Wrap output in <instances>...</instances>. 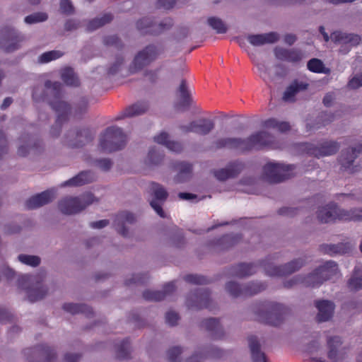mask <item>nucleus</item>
<instances>
[{"label": "nucleus", "instance_id": "14", "mask_svg": "<svg viewBox=\"0 0 362 362\" xmlns=\"http://www.w3.org/2000/svg\"><path fill=\"white\" fill-rule=\"evenodd\" d=\"M187 305L189 309L200 310L207 308L214 310L213 302L210 298V292L207 289H197L190 293L187 298Z\"/></svg>", "mask_w": 362, "mask_h": 362}, {"label": "nucleus", "instance_id": "30", "mask_svg": "<svg viewBox=\"0 0 362 362\" xmlns=\"http://www.w3.org/2000/svg\"><path fill=\"white\" fill-rule=\"evenodd\" d=\"M360 153H362V144H358L356 147L351 149L342 151L339 159L341 167L344 170L349 169Z\"/></svg>", "mask_w": 362, "mask_h": 362}, {"label": "nucleus", "instance_id": "29", "mask_svg": "<svg viewBox=\"0 0 362 362\" xmlns=\"http://www.w3.org/2000/svg\"><path fill=\"white\" fill-rule=\"evenodd\" d=\"M201 327L209 332L214 339H221L223 337V328L217 318L210 317L204 320L201 323Z\"/></svg>", "mask_w": 362, "mask_h": 362}, {"label": "nucleus", "instance_id": "31", "mask_svg": "<svg viewBox=\"0 0 362 362\" xmlns=\"http://www.w3.org/2000/svg\"><path fill=\"white\" fill-rule=\"evenodd\" d=\"M309 84L305 81L294 80L285 90L282 99L286 102H293L295 100V96L302 90L308 89Z\"/></svg>", "mask_w": 362, "mask_h": 362}, {"label": "nucleus", "instance_id": "63", "mask_svg": "<svg viewBox=\"0 0 362 362\" xmlns=\"http://www.w3.org/2000/svg\"><path fill=\"white\" fill-rule=\"evenodd\" d=\"M95 164L98 165L101 170L104 171L109 170L112 165V163L109 158H103L95 160Z\"/></svg>", "mask_w": 362, "mask_h": 362}, {"label": "nucleus", "instance_id": "35", "mask_svg": "<svg viewBox=\"0 0 362 362\" xmlns=\"http://www.w3.org/2000/svg\"><path fill=\"white\" fill-rule=\"evenodd\" d=\"M352 245L349 243H340L338 244H323L320 247V250L329 255L337 254H346L351 250Z\"/></svg>", "mask_w": 362, "mask_h": 362}, {"label": "nucleus", "instance_id": "11", "mask_svg": "<svg viewBox=\"0 0 362 362\" xmlns=\"http://www.w3.org/2000/svg\"><path fill=\"white\" fill-rule=\"evenodd\" d=\"M300 148L310 156L320 158L336 153L339 148V144L337 141H324L318 146L303 143L300 144Z\"/></svg>", "mask_w": 362, "mask_h": 362}, {"label": "nucleus", "instance_id": "3", "mask_svg": "<svg viewBox=\"0 0 362 362\" xmlns=\"http://www.w3.org/2000/svg\"><path fill=\"white\" fill-rule=\"evenodd\" d=\"M338 267L335 262L327 261L306 276H295L284 282L286 288L302 284L306 287H318L324 281L337 274Z\"/></svg>", "mask_w": 362, "mask_h": 362}, {"label": "nucleus", "instance_id": "52", "mask_svg": "<svg viewBox=\"0 0 362 362\" xmlns=\"http://www.w3.org/2000/svg\"><path fill=\"white\" fill-rule=\"evenodd\" d=\"M184 280L187 283L197 285H204L210 283L209 279H208L206 277L198 274L185 275L184 276Z\"/></svg>", "mask_w": 362, "mask_h": 362}, {"label": "nucleus", "instance_id": "9", "mask_svg": "<svg viewBox=\"0 0 362 362\" xmlns=\"http://www.w3.org/2000/svg\"><path fill=\"white\" fill-rule=\"evenodd\" d=\"M304 264L305 261L301 258L280 266L274 265L267 260L260 262V265L264 268L266 274L270 276H283L291 274L301 268Z\"/></svg>", "mask_w": 362, "mask_h": 362}, {"label": "nucleus", "instance_id": "43", "mask_svg": "<svg viewBox=\"0 0 362 362\" xmlns=\"http://www.w3.org/2000/svg\"><path fill=\"white\" fill-rule=\"evenodd\" d=\"M63 309L66 312L74 315L82 313L86 315L87 317H90L93 314L92 308L86 304L64 303L63 305Z\"/></svg>", "mask_w": 362, "mask_h": 362}, {"label": "nucleus", "instance_id": "16", "mask_svg": "<svg viewBox=\"0 0 362 362\" xmlns=\"http://www.w3.org/2000/svg\"><path fill=\"white\" fill-rule=\"evenodd\" d=\"M347 214V210L341 209L337 204L331 202L320 208L317 212V217L320 223H331L338 221H345L343 217Z\"/></svg>", "mask_w": 362, "mask_h": 362}, {"label": "nucleus", "instance_id": "28", "mask_svg": "<svg viewBox=\"0 0 362 362\" xmlns=\"http://www.w3.org/2000/svg\"><path fill=\"white\" fill-rule=\"evenodd\" d=\"M315 307L318 310L317 320L318 322H326L333 315L334 304L327 300H320L315 301Z\"/></svg>", "mask_w": 362, "mask_h": 362}, {"label": "nucleus", "instance_id": "53", "mask_svg": "<svg viewBox=\"0 0 362 362\" xmlns=\"http://www.w3.org/2000/svg\"><path fill=\"white\" fill-rule=\"evenodd\" d=\"M48 18L46 13L38 12L27 16L24 21L28 24H33L45 21Z\"/></svg>", "mask_w": 362, "mask_h": 362}, {"label": "nucleus", "instance_id": "19", "mask_svg": "<svg viewBox=\"0 0 362 362\" xmlns=\"http://www.w3.org/2000/svg\"><path fill=\"white\" fill-rule=\"evenodd\" d=\"M245 168V163L239 160L231 161L226 168L214 170V177L219 181H226L228 179L236 177Z\"/></svg>", "mask_w": 362, "mask_h": 362}, {"label": "nucleus", "instance_id": "4", "mask_svg": "<svg viewBox=\"0 0 362 362\" xmlns=\"http://www.w3.org/2000/svg\"><path fill=\"white\" fill-rule=\"evenodd\" d=\"M253 311L257 321L276 327L283 322L288 310L282 304L265 301L256 304Z\"/></svg>", "mask_w": 362, "mask_h": 362}, {"label": "nucleus", "instance_id": "25", "mask_svg": "<svg viewBox=\"0 0 362 362\" xmlns=\"http://www.w3.org/2000/svg\"><path fill=\"white\" fill-rule=\"evenodd\" d=\"M328 352L327 357L332 362H339L344 358V353L339 350L342 344L341 337L338 336L331 337L327 341Z\"/></svg>", "mask_w": 362, "mask_h": 362}, {"label": "nucleus", "instance_id": "22", "mask_svg": "<svg viewBox=\"0 0 362 362\" xmlns=\"http://www.w3.org/2000/svg\"><path fill=\"white\" fill-rule=\"evenodd\" d=\"M55 194L54 189L45 190L28 199L25 203V206L28 209H34L42 206L51 202L55 197Z\"/></svg>", "mask_w": 362, "mask_h": 362}, {"label": "nucleus", "instance_id": "36", "mask_svg": "<svg viewBox=\"0 0 362 362\" xmlns=\"http://www.w3.org/2000/svg\"><path fill=\"white\" fill-rule=\"evenodd\" d=\"M148 109V105L146 102H138L127 107L116 119H122L124 117H132L145 113Z\"/></svg>", "mask_w": 362, "mask_h": 362}, {"label": "nucleus", "instance_id": "6", "mask_svg": "<svg viewBox=\"0 0 362 362\" xmlns=\"http://www.w3.org/2000/svg\"><path fill=\"white\" fill-rule=\"evenodd\" d=\"M95 200L92 193L86 192L78 197H67L62 199L59 202L58 207L62 214L71 215L81 212Z\"/></svg>", "mask_w": 362, "mask_h": 362}, {"label": "nucleus", "instance_id": "2", "mask_svg": "<svg viewBox=\"0 0 362 362\" xmlns=\"http://www.w3.org/2000/svg\"><path fill=\"white\" fill-rule=\"evenodd\" d=\"M45 86L47 89L50 90V94L52 95L49 104L52 110L57 113L55 124L52 127L50 134L53 137H57L60 134L62 124L69 119L71 108L69 104L62 100V84L60 82H52L48 80L45 81Z\"/></svg>", "mask_w": 362, "mask_h": 362}, {"label": "nucleus", "instance_id": "34", "mask_svg": "<svg viewBox=\"0 0 362 362\" xmlns=\"http://www.w3.org/2000/svg\"><path fill=\"white\" fill-rule=\"evenodd\" d=\"M242 240L240 234H226L213 241V245L219 250H228Z\"/></svg>", "mask_w": 362, "mask_h": 362}, {"label": "nucleus", "instance_id": "47", "mask_svg": "<svg viewBox=\"0 0 362 362\" xmlns=\"http://www.w3.org/2000/svg\"><path fill=\"white\" fill-rule=\"evenodd\" d=\"M116 356L118 359H128L130 357V341L125 339L116 346Z\"/></svg>", "mask_w": 362, "mask_h": 362}, {"label": "nucleus", "instance_id": "50", "mask_svg": "<svg viewBox=\"0 0 362 362\" xmlns=\"http://www.w3.org/2000/svg\"><path fill=\"white\" fill-rule=\"evenodd\" d=\"M163 159V154L158 151L156 148H152L149 150L147 162L151 165H158Z\"/></svg>", "mask_w": 362, "mask_h": 362}, {"label": "nucleus", "instance_id": "17", "mask_svg": "<svg viewBox=\"0 0 362 362\" xmlns=\"http://www.w3.org/2000/svg\"><path fill=\"white\" fill-rule=\"evenodd\" d=\"M150 194L154 197L150 202L151 206L160 217H165V213L162 208L163 203L167 199L168 194L165 188L158 183L151 182L150 184Z\"/></svg>", "mask_w": 362, "mask_h": 362}, {"label": "nucleus", "instance_id": "7", "mask_svg": "<svg viewBox=\"0 0 362 362\" xmlns=\"http://www.w3.org/2000/svg\"><path fill=\"white\" fill-rule=\"evenodd\" d=\"M294 169L293 165L269 162L263 167V175L267 182L279 183L291 177Z\"/></svg>", "mask_w": 362, "mask_h": 362}, {"label": "nucleus", "instance_id": "21", "mask_svg": "<svg viewBox=\"0 0 362 362\" xmlns=\"http://www.w3.org/2000/svg\"><path fill=\"white\" fill-rule=\"evenodd\" d=\"M70 132L66 135L64 143L71 148H80L91 142L93 139V135L91 130L88 128H83L77 130L72 134L73 138L70 137Z\"/></svg>", "mask_w": 362, "mask_h": 362}, {"label": "nucleus", "instance_id": "55", "mask_svg": "<svg viewBox=\"0 0 362 362\" xmlns=\"http://www.w3.org/2000/svg\"><path fill=\"white\" fill-rule=\"evenodd\" d=\"M343 218H345V221H362V208L354 209L347 211V214H345V216H344Z\"/></svg>", "mask_w": 362, "mask_h": 362}, {"label": "nucleus", "instance_id": "51", "mask_svg": "<svg viewBox=\"0 0 362 362\" xmlns=\"http://www.w3.org/2000/svg\"><path fill=\"white\" fill-rule=\"evenodd\" d=\"M307 66L309 71L314 73H326L323 62L318 59L313 58L308 62Z\"/></svg>", "mask_w": 362, "mask_h": 362}, {"label": "nucleus", "instance_id": "12", "mask_svg": "<svg viewBox=\"0 0 362 362\" xmlns=\"http://www.w3.org/2000/svg\"><path fill=\"white\" fill-rule=\"evenodd\" d=\"M23 37L13 28L6 27L0 30V47L6 52H13L20 47Z\"/></svg>", "mask_w": 362, "mask_h": 362}, {"label": "nucleus", "instance_id": "8", "mask_svg": "<svg viewBox=\"0 0 362 362\" xmlns=\"http://www.w3.org/2000/svg\"><path fill=\"white\" fill-rule=\"evenodd\" d=\"M161 51L155 45H148L139 51L129 66L131 74L136 73L155 61Z\"/></svg>", "mask_w": 362, "mask_h": 362}, {"label": "nucleus", "instance_id": "46", "mask_svg": "<svg viewBox=\"0 0 362 362\" xmlns=\"http://www.w3.org/2000/svg\"><path fill=\"white\" fill-rule=\"evenodd\" d=\"M62 81L68 86H78L79 85V80L76 76L73 69L66 67L62 69L61 74Z\"/></svg>", "mask_w": 362, "mask_h": 362}, {"label": "nucleus", "instance_id": "61", "mask_svg": "<svg viewBox=\"0 0 362 362\" xmlns=\"http://www.w3.org/2000/svg\"><path fill=\"white\" fill-rule=\"evenodd\" d=\"M180 317L177 313L169 311L165 314V322L170 326H175L177 324Z\"/></svg>", "mask_w": 362, "mask_h": 362}, {"label": "nucleus", "instance_id": "13", "mask_svg": "<svg viewBox=\"0 0 362 362\" xmlns=\"http://www.w3.org/2000/svg\"><path fill=\"white\" fill-rule=\"evenodd\" d=\"M173 24V20L170 18H165L157 25L151 18L144 17L136 22V28L139 31L145 34L158 35L170 29Z\"/></svg>", "mask_w": 362, "mask_h": 362}, {"label": "nucleus", "instance_id": "24", "mask_svg": "<svg viewBox=\"0 0 362 362\" xmlns=\"http://www.w3.org/2000/svg\"><path fill=\"white\" fill-rule=\"evenodd\" d=\"M175 281H170L163 286V291L146 290L143 293V298L149 301H160L175 291Z\"/></svg>", "mask_w": 362, "mask_h": 362}, {"label": "nucleus", "instance_id": "64", "mask_svg": "<svg viewBox=\"0 0 362 362\" xmlns=\"http://www.w3.org/2000/svg\"><path fill=\"white\" fill-rule=\"evenodd\" d=\"M123 62L124 58L122 57H117L115 62L109 68L107 73L111 75L115 74L119 70Z\"/></svg>", "mask_w": 362, "mask_h": 362}, {"label": "nucleus", "instance_id": "41", "mask_svg": "<svg viewBox=\"0 0 362 362\" xmlns=\"http://www.w3.org/2000/svg\"><path fill=\"white\" fill-rule=\"evenodd\" d=\"M114 18V16L111 13H105L100 17H96L89 21L86 25V30L88 32L94 31L106 24L110 23Z\"/></svg>", "mask_w": 362, "mask_h": 362}, {"label": "nucleus", "instance_id": "49", "mask_svg": "<svg viewBox=\"0 0 362 362\" xmlns=\"http://www.w3.org/2000/svg\"><path fill=\"white\" fill-rule=\"evenodd\" d=\"M208 24L216 31L217 33H226L227 27L218 18L210 17L208 18Z\"/></svg>", "mask_w": 362, "mask_h": 362}, {"label": "nucleus", "instance_id": "45", "mask_svg": "<svg viewBox=\"0 0 362 362\" xmlns=\"http://www.w3.org/2000/svg\"><path fill=\"white\" fill-rule=\"evenodd\" d=\"M348 287L352 291L362 289V265L355 267L353 275L348 281Z\"/></svg>", "mask_w": 362, "mask_h": 362}, {"label": "nucleus", "instance_id": "58", "mask_svg": "<svg viewBox=\"0 0 362 362\" xmlns=\"http://www.w3.org/2000/svg\"><path fill=\"white\" fill-rule=\"evenodd\" d=\"M60 10L62 13L69 15L73 13L74 8L70 0H61Z\"/></svg>", "mask_w": 362, "mask_h": 362}, {"label": "nucleus", "instance_id": "42", "mask_svg": "<svg viewBox=\"0 0 362 362\" xmlns=\"http://www.w3.org/2000/svg\"><path fill=\"white\" fill-rule=\"evenodd\" d=\"M178 173L175 177L177 182H184L187 180L192 172V165L186 162H179L175 165Z\"/></svg>", "mask_w": 362, "mask_h": 362}, {"label": "nucleus", "instance_id": "60", "mask_svg": "<svg viewBox=\"0 0 362 362\" xmlns=\"http://www.w3.org/2000/svg\"><path fill=\"white\" fill-rule=\"evenodd\" d=\"M348 87L351 89H357L362 86V73L357 74L349 80Z\"/></svg>", "mask_w": 362, "mask_h": 362}, {"label": "nucleus", "instance_id": "33", "mask_svg": "<svg viewBox=\"0 0 362 362\" xmlns=\"http://www.w3.org/2000/svg\"><path fill=\"white\" fill-rule=\"evenodd\" d=\"M94 180V175L91 171H81L74 177L65 181L62 187H79L92 182Z\"/></svg>", "mask_w": 362, "mask_h": 362}, {"label": "nucleus", "instance_id": "39", "mask_svg": "<svg viewBox=\"0 0 362 362\" xmlns=\"http://www.w3.org/2000/svg\"><path fill=\"white\" fill-rule=\"evenodd\" d=\"M248 343L252 362H267L266 356L260 350V344L257 337H248Z\"/></svg>", "mask_w": 362, "mask_h": 362}, {"label": "nucleus", "instance_id": "56", "mask_svg": "<svg viewBox=\"0 0 362 362\" xmlns=\"http://www.w3.org/2000/svg\"><path fill=\"white\" fill-rule=\"evenodd\" d=\"M182 354V349L180 346H173L168 351V358L170 362H178L179 356Z\"/></svg>", "mask_w": 362, "mask_h": 362}, {"label": "nucleus", "instance_id": "62", "mask_svg": "<svg viewBox=\"0 0 362 362\" xmlns=\"http://www.w3.org/2000/svg\"><path fill=\"white\" fill-rule=\"evenodd\" d=\"M256 66L259 76L267 81L269 78V69L264 63H257Z\"/></svg>", "mask_w": 362, "mask_h": 362}, {"label": "nucleus", "instance_id": "1", "mask_svg": "<svg viewBox=\"0 0 362 362\" xmlns=\"http://www.w3.org/2000/svg\"><path fill=\"white\" fill-rule=\"evenodd\" d=\"M214 146L217 149L228 148L242 152L277 148L274 136L264 131L257 132L246 139L221 138L214 142Z\"/></svg>", "mask_w": 362, "mask_h": 362}, {"label": "nucleus", "instance_id": "48", "mask_svg": "<svg viewBox=\"0 0 362 362\" xmlns=\"http://www.w3.org/2000/svg\"><path fill=\"white\" fill-rule=\"evenodd\" d=\"M64 53L59 50H52L49 52H46L42 53L39 57V62L44 64V63H48L52 60L57 59L62 57Z\"/></svg>", "mask_w": 362, "mask_h": 362}, {"label": "nucleus", "instance_id": "15", "mask_svg": "<svg viewBox=\"0 0 362 362\" xmlns=\"http://www.w3.org/2000/svg\"><path fill=\"white\" fill-rule=\"evenodd\" d=\"M33 281V276L28 274L21 275L17 280L18 286L26 290L28 300L31 303L42 299L47 293V290L38 281L35 288H27V284Z\"/></svg>", "mask_w": 362, "mask_h": 362}, {"label": "nucleus", "instance_id": "27", "mask_svg": "<svg viewBox=\"0 0 362 362\" xmlns=\"http://www.w3.org/2000/svg\"><path fill=\"white\" fill-rule=\"evenodd\" d=\"M136 221L135 216L128 211H122L118 213L114 221V225L116 228L117 231L122 236H127L128 234V230L125 228V223L132 224Z\"/></svg>", "mask_w": 362, "mask_h": 362}, {"label": "nucleus", "instance_id": "20", "mask_svg": "<svg viewBox=\"0 0 362 362\" xmlns=\"http://www.w3.org/2000/svg\"><path fill=\"white\" fill-rule=\"evenodd\" d=\"M25 355L34 354L37 359L28 357L30 362H56V352L47 345H39L34 349H27L25 350Z\"/></svg>", "mask_w": 362, "mask_h": 362}, {"label": "nucleus", "instance_id": "26", "mask_svg": "<svg viewBox=\"0 0 362 362\" xmlns=\"http://www.w3.org/2000/svg\"><path fill=\"white\" fill-rule=\"evenodd\" d=\"M274 54L276 59L291 63L299 62L303 57L302 52L299 49H288L282 47H276L274 49Z\"/></svg>", "mask_w": 362, "mask_h": 362}, {"label": "nucleus", "instance_id": "32", "mask_svg": "<svg viewBox=\"0 0 362 362\" xmlns=\"http://www.w3.org/2000/svg\"><path fill=\"white\" fill-rule=\"evenodd\" d=\"M279 35L275 32L265 34L249 35L247 40L253 46H261L265 44H271L277 42Z\"/></svg>", "mask_w": 362, "mask_h": 362}, {"label": "nucleus", "instance_id": "10", "mask_svg": "<svg viewBox=\"0 0 362 362\" xmlns=\"http://www.w3.org/2000/svg\"><path fill=\"white\" fill-rule=\"evenodd\" d=\"M267 285L262 282H250L244 286L234 281L226 284V289L233 297H248L257 294L266 289Z\"/></svg>", "mask_w": 362, "mask_h": 362}, {"label": "nucleus", "instance_id": "37", "mask_svg": "<svg viewBox=\"0 0 362 362\" xmlns=\"http://www.w3.org/2000/svg\"><path fill=\"white\" fill-rule=\"evenodd\" d=\"M255 272L256 265L255 264L240 263L235 266L232 267L229 274L232 276L243 278L250 276Z\"/></svg>", "mask_w": 362, "mask_h": 362}, {"label": "nucleus", "instance_id": "59", "mask_svg": "<svg viewBox=\"0 0 362 362\" xmlns=\"http://www.w3.org/2000/svg\"><path fill=\"white\" fill-rule=\"evenodd\" d=\"M148 276L147 274H135L133 275L132 278L130 279H127L125 281V284L127 286H130L132 284H143L145 280L148 279Z\"/></svg>", "mask_w": 362, "mask_h": 362}, {"label": "nucleus", "instance_id": "44", "mask_svg": "<svg viewBox=\"0 0 362 362\" xmlns=\"http://www.w3.org/2000/svg\"><path fill=\"white\" fill-rule=\"evenodd\" d=\"M262 126L266 129H276L278 132L284 133L290 130L291 126L287 122H280L275 118H269L262 122Z\"/></svg>", "mask_w": 362, "mask_h": 362}, {"label": "nucleus", "instance_id": "57", "mask_svg": "<svg viewBox=\"0 0 362 362\" xmlns=\"http://www.w3.org/2000/svg\"><path fill=\"white\" fill-rule=\"evenodd\" d=\"M103 42L105 45L115 46L117 48L123 47L120 39L115 35L106 36Z\"/></svg>", "mask_w": 362, "mask_h": 362}, {"label": "nucleus", "instance_id": "54", "mask_svg": "<svg viewBox=\"0 0 362 362\" xmlns=\"http://www.w3.org/2000/svg\"><path fill=\"white\" fill-rule=\"evenodd\" d=\"M18 259L21 262L32 267H37L40 264V258L35 255H20Z\"/></svg>", "mask_w": 362, "mask_h": 362}, {"label": "nucleus", "instance_id": "18", "mask_svg": "<svg viewBox=\"0 0 362 362\" xmlns=\"http://www.w3.org/2000/svg\"><path fill=\"white\" fill-rule=\"evenodd\" d=\"M215 124L213 120L202 118L192 121L187 125H180V129L185 134L194 132L202 136L209 134L214 128Z\"/></svg>", "mask_w": 362, "mask_h": 362}, {"label": "nucleus", "instance_id": "38", "mask_svg": "<svg viewBox=\"0 0 362 362\" xmlns=\"http://www.w3.org/2000/svg\"><path fill=\"white\" fill-rule=\"evenodd\" d=\"M177 93H179L180 100L175 105L176 108L178 110L187 109L190 105L192 98L185 80H182Z\"/></svg>", "mask_w": 362, "mask_h": 362}, {"label": "nucleus", "instance_id": "23", "mask_svg": "<svg viewBox=\"0 0 362 362\" xmlns=\"http://www.w3.org/2000/svg\"><path fill=\"white\" fill-rule=\"evenodd\" d=\"M22 144L18 148V155L20 156H27L30 151L37 153L42 148V141L34 139L33 136H21L19 138Z\"/></svg>", "mask_w": 362, "mask_h": 362}, {"label": "nucleus", "instance_id": "40", "mask_svg": "<svg viewBox=\"0 0 362 362\" xmlns=\"http://www.w3.org/2000/svg\"><path fill=\"white\" fill-rule=\"evenodd\" d=\"M332 40L335 42L357 45L361 42V37L356 34H347L341 31H335L331 34Z\"/></svg>", "mask_w": 362, "mask_h": 362}, {"label": "nucleus", "instance_id": "5", "mask_svg": "<svg viewBox=\"0 0 362 362\" xmlns=\"http://www.w3.org/2000/svg\"><path fill=\"white\" fill-rule=\"evenodd\" d=\"M127 144V136L118 127H107L100 135L99 148L102 152L112 153L122 149Z\"/></svg>", "mask_w": 362, "mask_h": 362}]
</instances>
